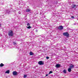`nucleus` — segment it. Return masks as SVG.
Returning a JSON list of instances; mask_svg holds the SVG:
<instances>
[{
	"mask_svg": "<svg viewBox=\"0 0 78 78\" xmlns=\"http://www.w3.org/2000/svg\"><path fill=\"white\" fill-rule=\"evenodd\" d=\"M63 36H66V37H68L69 36V34L67 32L63 33Z\"/></svg>",
	"mask_w": 78,
	"mask_h": 78,
	"instance_id": "1",
	"label": "nucleus"
},
{
	"mask_svg": "<svg viewBox=\"0 0 78 78\" xmlns=\"http://www.w3.org/2000/svg\"><path fill=\"white\" fill-rule=\"evenodd\" d=\"M13 31L12 30H10L9 33V36H13Z\"/></svg>",
	"mask_w": 78,
	"mask_h": 78,
	"instance_id": "2",
	"label": "nucleus"
},
{
	"mask_svg": "<svg viewBox=\"0 0 78 78\" xmlns=\"http://www.w3.org/2000/svg\"><path fill=\"white\" fill-rule=\"evenodd\" d=\"M38 64L39 65H43L44 64V62H42V61H40L38 62Z\"/></svg>",
	"mask_w": 78,
	"mask_h": 78,
	"instance_id": "3",
	"label": "nucleus"
},
{
	"mask_svg": "<svg viewBox=\"0 0 78 78\" xmlns=\"http://www.w3.org/2000/svg\"><path fill=\"white\" fill-rule=\"evenodd\" d=\"M13 75L14 76H16L17 75V73L16 71H14L13 72Z\"/></svg>",
	"mask_w": 78,
	"mask_h": 78,
	"instance_id": "4",
	"label": "nucleus"
},
{
	"mask_svg": "<svg viewBox=\"0 0 78 78\" xmlns=\"http://www.w3.org/2000/svg\"><path fill=\"white\" fill-rule=\"evenodd\" d=\"M58 28L59 30H62L63 29V27L60 26L58 27Z\"/></svg>",
	"mask_w": 78,
	"mask_h": 78,
	"instance_id": "5",
	"label": "nucleus"
},
{
	"mask_svg": "<svg viewBox=\"0 0 78 78\" xmlns=\"http://www.w3.org/2000/svg\"><path fill=\"white\" fill-rule=\"evenodd\" d=\"M61 67V65L59 64H57L55 66V67L56 68H59Z\"/></svg>",
	"mask_w": 78,
	"mask_h": 78,
	"instance_id": "6",
	"label": "nucleus"
},
{
	"mask_svg": "<svg viewBox=\"0 0 78 78\" xmlns=\"http://www.w3.org/2000/svg\"><path fill=\"white\" fill-rule=\"evenodd\" d=\"M73 67H74V65H73L72 64H71L69 66V68L71 69H72Z\"/></svg>",
	"mask_w": 78,
	"mask_h": 78,
	"instance_id": "7",
	"label": "nucleus"
},
{
	"mask_svg": "<svg viewBox=\"0 0 78 78\" xmlns=\"http://www.w3.org/2000/svg\"><path fill=\"white\" fill-rule=\"evenodd\" d=\"M78 5H72V8H75L76 6H77Z\"/></svg>",
	"mask_w": 78,
	"mask_h": 78,
	"instance_id": "8",
	"label": "nucleus"
},
{
	"mask_svg": "<svg viewBox=\"0 0 78 78\" xmlns=\"http://www.w3.org/2000/svg\"><path fill=\"white\" fill-rule=\"evenodd\" d=\"M29 54L30 55H34V54L31 51L30 52Z\"/></svg>",
	"mask_w": 78,
	"mask_h": 78,
	"instance_id": "9",
	"label": "nucleus"
},
{
	"mask_svg": "<svg viewBox=\"0 0 78 78\" xmlns=\"http://www.w3.org/2000/svg\"><path fill=\"white\" fill-rule=\"evenodd\" d=\"M5 73L9 74V70H8L5 72Z\"/></svg>",
	"mask_w": 78,
	"mask_h": 78,
	"instance_id": "10",
	"label": "nucleus"
},
{
	"mask_svg": "<svg viewBox=\"0 0 78 78\" xmlns=\"http://www.w3.org/2000/svg\"><path fill=\"white\" fill-rule=\"evenodd\" d=\"M63 73H66L67 72V71L66 69H64V70L63 71Z\"/></svg>",
	"mask_w": 78,
	"mask_h": 78,
	"instance_id": "11",
	"label": "nucleus"
},
{
	"mask_svg": "<svg viewBox=\"0 0 78 78\" xmlns=\"http://www.w3.org/2000/svg\"><path fill=\"white\" fill-rule=\"evenodd\" d=\"M4 66V65L3 63H2L0 64V66L1 67H3Z\"/></svg>",
	"mask_w": 78,
	"mask_h": 78,
	"instance_id": "12",
	"label": "nucleus"
},
{
	"mask_svg": "<svg viewBox=\"0 0 78 78\" xmlns=\"http://www.w3.org/2000/svg\"><path fill=\"white\" fill-rule=\"evenodd\" d=\"M68 70V72H71V70L70 68H69Z\"/></svg>",
	"mask_w": 78,
	"mask_h": 78,
	"instance_id": "13",
	"label": "nucleus"
},
{
	"mask_svg": "<svg viewBox=\"0 0 78 78\" xmlns=\"http://www.w3.org/2000/svg\"><path fill=\"white\" fill-rule=\"evenodd\" d=\"M30 9H27L26 10V12H30Z\"/></svg>",
	"mask_w": 78,
	"mask_h": 78,
	"instance_id": "14",
	"label": "nucleus"
},
{
	"mask_svg": "<svg viewBox=\"0 0 78 78\" xmlns=\"http://www.w3.org/2000/svg\"><path fill=\"white\" fill-rule=\"evenodd\" d=\"M6 12L8 13V14H9V12H10V11L9 10H8Z\"/></svg>",
	"mask_w": 78,
	"mask_h": 78,
	"instance_id": "15",
	"label": "nucleus"
},
{
	"mask_svg": "<svg viewBox=\"0 0 78 78\" xmlns=\"http://www.w3.org/2000/svg\"><path fill=\"white\" fill-rule=\"evenodd\" d=\"M31 28V27L30 26H29V27H27V28L28 29H30Z\"/></svg>",
	"mask_w": 78,
	"mask_h": 78,
	"instance_id": "16",
	"label": "nucleus"
},
{
	"mask_svg": "<svg viewBox=\"0 0 78 78\" xmlns=\"http://www.w3.org/2000/svg\"><path fill=\"white\" fill-rule=\"evenodd\" d=\"M27 26H30V23H28L27 24Z\"/></svg>",
	"mask_w": 78,
	"mask_h": 78,
	"instance_id": "17",
	"label": "nucleus"
},
{
	"mask_svg": "<svg viewBox=\"0 0 78 78\" xmlns=\"http://www.w3.org/2000/svg\"><path fill=\"white\" fill-rule=\"evenodd\" d=\"M53 73V72L52 71H50L49 72V74H51V73Z\"/></svg>",
	"mask_w": 78,
	"mask_h": 78,
	"instance_id": "18",
	"label": "nucleus"
},
{
	"mask_svg": "<svg viewBox=\"0 0 78 78\" xmlns=\"http://www.w3.org/2000/svg\"><path fill=\"white\" fill-rule=\"evenodd\" d=\"M27 76L26 74H24V78H26Z\"/></svg>",
	"mask_w": 78,
	"mask_h": 78,
	"instance_id": "19",
	"label": "nucleus"
},
{
	"mask_svg": "<svg viewBox=\"0 0 78 78\" xmlns=\"http://www.w3.org/2000/svg\"><path fill=\"white\" fill-rule=\"evenodd\" d=\"M46 59H49V57H46Z\"/></svg>",
	"mask_w": 78,
	"mask_h": 78,
	"instance_id": "20",
	"label": "nucleus"
},
{
	"mask_svg": "<svg viewBox=\"0 0 78 78\" xmlns=\"http://www.w3.org/2000/svg\"><path fill=\"white\" fill-rule=\"evenodd\" d=\"M71 18H72V19H74V16H72L71 17Z\"/></svg>",
	"mask_w": 78,
	"mask_h": 78,
	"instance_id": "21",
	"label": "nucleus"
},
{
	"mask_svg": "<svg viewBox=\"0 0 78 78\" xmlns=\"http://www.w3.org/2000/svg\"><path fill=\"white\" fill-rule=\"evenodd\" d=\"M18 13H19V14H20L21 13L20 12H18Z\"/></svg>",
	"mask_w": 78,
	"mask_h": 78,
	"instance_id": "22",
	"label": "nucleus"
},
{
	"mask_svg": "<svg viewBox=\"0 0 78 78\" xmlns=\"http://www.w3.org/2000/svg\"><path fill=\"white\" fill-rule=\"evenodd\" d=\"M14 45H16V44H17V43H14Z\"/></svg>",
	"mask_w": 78,
	"mask_h": 78,
	"instance_id": "23",
	"label": "nucleus"
},
{
	"mask_svg": "<svg viewBox=\"0 0 78 78\" xmlns=\"http://www.w3.org/2000/svg\"><path fill=\"white\" fill-rule=\"evenodd\" d=\"M48 76V74H46V76Z\"/></svg>",
	"mask_w": 78,
	"mask_h": 78,
	"instance_id": "24",
	"label": "nucleus"
},
{
	"mask_svg": "<svg viewBox=\"0 0 78 78\" xmlns=\"http://www.w3.org/2000/svg\"><path fill=\"white\" fill-rule=\"evenodd\" d=\"M1 24H0V26H1Z\"/></svg>",
	"mask_w": 78,
	"mask_h": 78,
	"instance_id": "25",
	"label": "nucleus"
},
{
	"mask_svg": "<svg viewBox=\"0 0 78 78\" xmlns=\"http://www.w3.org/2000/svg\"><path fill=\"white\" fill-rule=\"evenodd\" d=\"M73 24L74 25H75L76 24H75V23H74Z\"/></svg>",
	"mask_w": 78,
	"mask_h": 78,
	"instance_id": "26",
	"label": "nucleus"
}]
</instances>
